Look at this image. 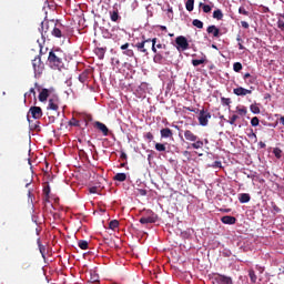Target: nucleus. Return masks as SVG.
<instances>
[{
	"label": "nucleus",
	"mask_w": 284,
	"mask_h": 284,
	"mask_svg": "<svg viewBox=\"0 0 284 284\" xmlns=\"http://www.w3.org/2000/svg\"><path fill=\"white\" fill-rule=\"evenodd\" d=\"M48 61L52 70H61L63 68V53L60 50L50 51Z\"/></svg>",
	"instance_id": "nucleus-1"
},
{
	"label": "nucleus",
	"mask_w": 284,
	"mask_h": 284,
	"mask_svg": "<svg viewBox=\"0 0 284 284\" xmlns=\"http://www.w3.org/2000/svg\"><path fill=\"white\" fill-rule=\"evenodd\" d=\"M156 41H159L158 38L153 39H145L143 38V41L135 43L134 48H136L138 52H142V54H149L148 49H145V43H152L151 50L152 52H156Z\"/></svg>",
	"instance_id": "nucleus-2"
},
{
	"label": "nucleus",
	"mask_w": 284,
	"mask_h": 284,
	"mask_svg": "<svg viewBox=\"0 0 284 284\" xmlns=\"http://www.w3.org/2000/svg\"><path fill=\"white\" fill-rule=\"evenodd\" d=\"M32 65L36 77H40V74H43V70H45V64L43 63V61H41V55H37L32 60Z\"/></svg>",
	"instance_id": "nucleus-3"
},
{
	"label": "nucleus",
	"mask_w": 284,
	"mask_h": 284,
	"mask_svg": "<svg viewBox=\"0 0 284 284\" xmlns=\"http://www.w3.org/2000/svg\"><path fill=\"white\" fill-rule=\"evenodd\" d=\"M41 32V37L43 41L50 37L49 32H52V22L50 21H42L41 22V28L39 29Z\"/></svg>",
	"instance_id": "nucleus-4"
},
{
	"label": "nucleus",
	"mask_w": 284,
	"mask_h": 284,
	"mask_svg": "<svg viewBox=\"0 0 284 284\" xmlns=\"http://www.w3.org/2000/svg\"><path fill=\"white\" fill-rule=\"evenodd\" d=\"M210 119H212V113L202 109L197 118L200 125H202L203 128L207 126Z\"/></svg>",
	"instance_id": "nucleus-5"
},
{
	"label": "nucleus",
	"mask_w": 284,
	"mask_h": 284,
	"mask_svg": "<svg viewBox=\"0 0 284 284\" xmlns=\"http://www.w3.org/2000/svg\"><path fill=\"white\" fill-rule=\"evenodd\" d=\"M148 214L149 215L142 216L140 219V223L142 225H148L150 223H156V220L159 219V216L154 212H152V211H149Z\"/></svg>",
	"instance_id": "nucleus-6"
},
{
	"label": "nucleus",
	"mask_w": 284,
	"mask_h": 284,
	"mask_svg": "<svg viewBox=\"0 0 284 284\" xmlns=\"http://www.w3.org/2000/svg\"><path fill=\"white\" fill-rule=\"evenodd\" d=\"M175 43L181 48V50H190V42H187V38L183 36H179L175 39Z\"/></svg>",
	"instance_id": "nucleus-7"
},
{
	"label": "nucleus",
	"mask_w": 284,
	"mask_h": 284,
	"mask_svg": "<svg viewBox=\"0 0 284 284\" xmlns=\"http://www.w3.org/2000/svg\"><path fill=\"white\" fill-rule=\"evenodd\" d=\"M93 128L102 132L103 136H108L110 134V129H108V126L103 122L95 121L93 123Z\"/></svg>",
	"instance_id": "nucleus-8"
},
{
	"label": "nucleus",
	"mask_w": 284,
	"mask_h": 284,
	"mask_svg": "<svg viewBox=\"0 0 284 284\" xmlns=\"http://www.w3.org/2000/svg\"><path fill=\"white\" fill-rule=\"evenodd\" d=\"M29 114H31L32 119H41V116H43V110L41 106H31Z\"/></svg>",
	"instance_id": "nucleus-9"
},
{
	"label": "nucleus",
	"mask_w": 284,
	"mask_h": 284,
	"mask_svg": "<svg viewBox=\"0 0 284 284\" xmlns=\"http://www.w3.org/2000/svg\"><path fill=\"white\" fill-rule=\"evenodd\" d=\"M154 57H153V61L154 63H163V61L165 60V57H170V51H165L164 53L159 52V50H156V52H154Z\"/></svg>",
	"instance_id": "nucleus-10"
},
{
	"label": "nucleus",
	"mask_w": 284,
	"mask_h": 284,
	"mask_svg": "<svg viewBox=\"0 0 284 284\" xmlns=\"http://www.w3.org/2000/svg\"><path fill=\"white\" fill-rule=\"evenodd\" d=\"M233 93L236 94V97H247V94H252V90L239 87L233 89Z\"/></svg>",
	"instance_id": "nucleus-11"
},
{
	"label": "nucleus",
	"mask_w": 284,
	"mask_h": 284,
	"mask_svg": "<svg viewBox=\"0 0 284 284\" xmlns=\"http://www.w3.org/2000/svg\"><path fill=\"white\" fill-rule=\"evenodd\" d=\"M105 52H108L106 47H97L94 49V54L98 57V59H100V61H103V59H105Z\"/></svg>",
	"instance_id": "nucleus-12"
},
{
	"label": "nucleus",
	"mask_w": 284,
	"mask_h": 284,
	"mask_svg": "<svg viewBox=\"0 0 284 284\" xmlns=\"http://www.w3.org/2000/svg\"><path fill=\"white\" fill-rule=\"evenodd\" d=\"M206 32L209 34H212L215 39H219V37H221V30L219 28H216V26H214V24L209 26L206 29Z\"/></svg>",
	"instance_id": "nucleus-13"
},
{
	"label": "nucleus",
	"mask_w": 284,
	"mask_h": 284,
	"mask_svg": "<svg viewBox=\"0 0 284 284\" xmlns=\"http://www.w3.org/2000/svg\"><path fill=\"white\" fill-rule=\"evenodd\" d=\"M51 34L57 39H61V37H63V32L61 31V29L57 28V24H54V22H51Z\"/></svg>",
	"instance_id": "nucleus-14"
},
{
	"label": "nucleus",
	"mask_w": 284,
	"mask_h": 284,
	"mask_svg": "<svg viewBox=\"0 0 284 284\" xmlns=\"http://www.w3.org/2000/svg\"><path fill=\"white\" fill-rule=\"evenodd\" d=\"M184 139L194 143L199 140V136H196V134H194V132H192L191 130H186L184 131Z\"/></svg>",
	"instance_id": "nucleus-15"
},
{
	"label": "nucleus",
	"mask_w": 284,
	"mask_h": 284,
	"mask_svg": "<svg viewBox=\"0 0 284 284\" xmlns=\"http://www.w3.org/2000/svg\"><path fill=\"white\" fill-rule=\"evenodd\" d=\"M221 221L224 223V225H234L236 223V217L232 215H225L221 217Z\"/></svg>",
	"instance_id": "nucleus-16"
},
{
	"label": "nucleus",
	"mask_w": 284,
	"mask_h": 284,
	"mask_svg": "<svg viewBox=\"0 0 284 284\" xmlns=\"http://www.w3.org/2000/svg\"><path fill=\"white\" fill-rule=\"evenodd\" d=\"M48 97H50V90L42 89L39 93L38 99L41 103H44V101H48Z\"/></svg>",
	"instance_id": "nucleus-17"
},
{
	"label": "nucleus",
	"mask_w": 284,
	"mask_h": 284,
	"mask_svg": "<svg viewBox=\"0 0 284 284\" xmlns=\"http://www.w3.org/2000/svg\"><path fill=\"white\" fill-rule=\"evenodd\" d=\"M160 134H161L162 139H170V138H172V135H173V133H172V131L170 130V128L162 129V130L160 131Z\"/></svg>",
	"instance_id": "nucleus-18"
},
{
	"label": "nucleus",
	"mask_w": 284,
	"mask_h": 284,
	"mask_svg": "<svg viewBox=\"0 0 284 284\" xmlns=\"http://www.w3.org/2000/svg\"><path fill=\"white\" fill-rule=\"evenodd\" d=\"M251 199L250 193H241L239 196L240 203H250Z\"/></svg>",
	"instance_id": "nucleus-19"
},
{
	"label": "nucleus",
	"mask_w": 284,
	"mask_h": 284,
	"mask_svg": "<svg viewBox=\"0 0 284 284\" xmlns=\"http://www.w3.org/2000/svg\"><path fill=\"white\" fill-rule=\"evenodd\" d=\"M90 75V71L85 70L79 75L80 83H85L88 81V77Z\"/></svg>",
	"instance_id": "nucleus-20"
},
{
	"label": "nucleus",
	"mask_w": 284,
	"mask_h": 284,
	"mask_svg": "<svg viewBox=\"0 0 284 284\" xmlns=\"http://www.w3.org/2000/svg\"><path fill=\"white\" fill-rule=\"evenodd\" d=\"M114 181H119L120 183H123V181H126L128 175L125 173H118L114 175Z\"/></svg>",
	"instance_id": "nucleus-21"
},
{
	"label": "nucleus",
	"mask_w": 284,
	"mask_h": 284,
	"mask_svg": "<svg viewBox=\"0 0 284 284\" xmlns=\"http://www.w3.org/2000/svg\"><path fill=\"white\" fill-rule=\"evenodd\" d=\"M199 8H202V10L205 14H209V12H212V7L210 4H205L203 2H200Z\"/></svg>",
	"instance_id": "nucleus-22"
},
{
	"label": "nucleus",
	"mask_w": 284,
	"mask_h": 284,
	"mask_svg": "<svg viewBox=\"0 0 284 284\" xmlns=\"http://www.w3.org/2000/svg\"><path fill=\"white\" fill-rule=\"evenodd\" d=\"M213 19H216L217 21H223V11L221 9H217L213 12Z\"/></svg>",
	"instance_id": "nucleus-23"
},
{
	"label": "nucleus",
	"mask_w": 284,
	"mask_h": 284,
	"mask_svg": "<svg viewBox=\"0 0 284 284\" xmlns=\"http://www.w3.org/2000/svg\"><path fill=\"white\" fill-rule=\"evenodd\" d=\"M78 247H80V250H88L90 247V244L85 240H80L78 242Z\"/></svg>",
	"instance_id": "nucleus-24"
},
{
	"label": "nucleus",
	"mask_w": 284,
	"mask_h": 284,
	"mask_svg": "<svg viewBox=\"0 0 284 284\" xmlns=\"http://www.w3.org/2000/svg\"><path fill=\"white\" fill-rule=\"evenodd\" d=\"M37 243L40 250V254H42V258H45V246L41 244V239H38Z\"/></svg>",
	"instance_id": "nucleus-25"
},
{
	"label": "nucleus",
	"mask_w": 284,
	"mask_h": 284,
	"mask_svg": "<svg viewBox=\"0 0 284 284\" xmlns=\"http://www.w3.org/2000/svg\"><path fill=\"white\" fill-rule=\"evenodd\" d=\"M247 136H248V139H251V141H253V143H256L258 141L256 133H254V129H250Z\"/></svg>",
	"instance_id": "nucleus-26"
},
{
	"label": "nucleus",
	"mask_w": 284,
	"mask_h": 284,
	"mask_svg": "<svg viewBox=\"0 0 284 284\" xmlns=\"http://www.w3.org/2000/svg\"><path fill=\"white\" fill-rule=\"evenodd\" d=\"M250 110L253 114H261V108H258V104H251Z\"/></svg>",
	"instance_id": "nucleus-27"
},
{
	"label": "nucleus",
	"mask_w": 284,
	"mask_h": 284,
	"mask_svg": "<svg viewBox=\"0 0 284 284\" xmlns=\"http://www.w3.org/2000/svg\"><path fill=\"white\" fill-rule=\"evenodd\" d=\"M191 146L193 148V150H201V148H203V141L196 140L191 144Z\"/></svg>",
	"instance_id": "nucleus-28"
},
{
	"label": "nucleus",
	"mask_w": 284,
	"mask_h": 284,
	"mask_svg": "<svg viewBox=\"0 0 284 284\" xmlns=\"http://www.w3.org/2000/svg\"><path fill=\"white\" fill-rule=\"evenodd\" d=\"M111 21L116 22L119 21V10H113L110 12Z\"/></svg>",
	"instance_id": "nucleus-29"
},
{
	"label": "nucleus",
	"mask_w": 284,
	"mask_h": 284,
	"mask_svg": "<svg viewBox=\"0 0 284 284\" xmlns=\"http://www.w3.org/2000/svg\"><path fill=\"white\" fill-rule=\"evenodd\" d=\"M185 8L187 12H192V10H194V0H187L185 3Z\"/></svg>",
	"instance_id": "nucleus-30"
},
{
	"label": "nucleus",
	"mask_w": 284,
	"mask_h": 284,
	"mask_svg": "<svg viewBox=\"0 0 284 284\" xmlns=\"http://www.w3.org/2000/svg\"><path fill=\"white\" fill-rule=\"evenodd\" d=\"M239 119V115L233 114L230 120L224 119V121H226V123H230V125H236V120Z\"/></svg>",
	"instance_id": "nucleus-31"
},
{
	"label": "nucleus",
	"mask_w": 284,
	"mask_h": 284,
	"mask_svg": "<svg viewBox=\"0 0 284 284\" xmlns=\"http://www.w3.org/2000/svg\"><path fill=\"white\" fill-rule=\"evenodd\" d=\"M192 24L195 27V28H199L200 30H203V21L199 20V19H194L192 21Z\"/></svg>",
	"instance_id": "nucleus-32"
},
{
	"label": "nucleus",
	"mask_w": 284,
	"mask_h": 284,
	"mask_svg": "<svg viewBox=\"0 0 284 284\" xmlns=\"http://www.w3.org/2000/svg\"><path fill=\"white\" fill-rule=\"evenodd\" d=\"M248 276L251 278V283H255L257 281V276H256V273L254 272V270H250L248 271Z\"/></svg>",
	"instance_id": "nucleus-33"
},
{
	"label": "nucleus",
	"mask_w": 284,
	"mask_h": 284,
	"mask_svg": "<svg viewBox=\"0 0 284 284\" xmlns=\"http://www.w3.org/2000/svg\"><path fill=\"white\" fill-rule=\"evenodd\" d=\"M49 110H59V104L58 103H54V100L50 99L49 100Z\"/></svg>",
	"instance_id": "nucleus-34"
},
{
	"label": "nucleus",
	"mask_w": 284,
	"mask_h": 284,
	"mask_svg": "<svg viewBox=\"0 0 284 284\" xmlns=\"http://www.w3.org/2000/svg\"><path fill=\"white\" fill-rule=\"evenodd\" d=\"M237 113L240 114V116H245L247 114V108L242 106V108H236Z\"/></svg>",
	"instance_id": "nucleus-35"
},
{
	"label": "nucleus",
	"mask_w": 284,
	"mask_h": 284,
	"mask_svg": "<svg viewBox=\"0 0 284 284\" xmlns=\"http://www.w3.org/2000/svg\"><path fill=\"white\" fill-rule=\"evenodd\" d=\"M119 227V220H113L109 223V230H116Z\"/></svg>",
	"instance_id": "nucleus-36"
},
{
	"label": "nucleus",
	"mask_w": 284,
	"mask_h": 284,
	"mask_svg": "<svg viewBox=\"0 0 284 284\" xmlns=\"http://www.w3.org/2000/svg\"><path fill=\"white\" fill-rule=\"evenodd\" d=\"M43 194L45 196V201L50 200V185L43 187Z\"/></svg>",
	"instance_id": "nucleus-37"
},
{
	"label": "nucleus",
	"mask_w": 284,
	"mask_h": 284,
	"mask_svg": "<svg viewBox=\"0 0 284 284\" xmlns=\"http://www.w3.org/2000/svg\"><path fill=\"white\" fill-rule=\"evenodd\" d=\"M203 63H205V59L192 60V65H194V68H199V65H203Z\"/></svg>",
	"instance_id": "nucleus-38"
},
{
	"label": "nucleus",
	"mask_w": 284,
	"mask_h": 284,
	"mask_svg": "<svg viewBox=\"0 0 284 284\" xmlns=\"http://www.w3.org/2000/svg\"><path fill=\"white\" fill-rule=\"evenodd\" d=\"M233 70L234 72H241V70H243V64H241V62H235L233 64Z\"/></svg>",
	"instance_id": "nucleus-39"
},
{
	"label": "nucleus",
	"mask_w": 284,
	"mask_h": 284,
	"mask_svg": "<svg viewBox=\"0 0 284 284\" xmlns=\"http://www.w3.org/2000/svg\"><path fill=\"white\" fill-rule=\"evenodd\" d=\"M155 150H156L158 152H165V150H166L165 144L155 143Z\"/></svg>",
	"instance_id": "nucleus-40"
},
{
	"label": "nucleus",
	"mask_w": 284,
	"mask_h": 284,
	"mask_svg": "<svg viewBox=\"0 0 284 284\" xmlns=\"http://www.w3.org/2000/svg\"><path fill=\"white\" fill-rule=\"evenodd\" d=\"M236 41H237L239 50H245V45H243V39L241 38V36L236 37Z\"/></svg>",
	"instance_id": "nucleus-41"
},
{
	"label": "nucleus",
	"mask_w": 284,
	"mask_h": 284,
	"mask_svg": "<svg viewBox=\"0 0 284 284\" xmlns=\"http://www.w3.org/2000/svg\"><path fill=\"white\" fill-rule=\"evenodd\" d=\"M273 154H274V156H275L276 159H281V156H282V154H283V151H282L281 149H278V148H275V149L273 150Z\"/></svg>",
	"instance_id": "nucleus-42"
},
{
	"label": "nucleus",
	"mask_w": 284,
	"mask_h": 284,
	"mask_svg": "<svg viewBox=\"0 0 284 284\" xmlns=\"http://www.w3.org/2000/svg\"><path fill=\"white\" fill-rule=\"evenodd\" d=\"M258 123H261V120H258L257 116L252 118V120H251V125H252L253 128H257Z\"/></svg>",
	"instance_id": "nucleus-43"
},
{
	"label": "nucleus",
	"mask_w": 284,
	"mask_h": 284,
	"mask_svg": "<svg viewBox=\"0 0 284 284\" xmlns=\"http://www.w3.org/2000/svg\"><path fill=\"white\" fill-rule=\"evenodd\" d=\"M246 85H254L256 83V77H251L247 80H245Z\"/></svg>",
	"instance_id": "nucleus-44"
},
{
	"label": "nucleus",
	"mask_w": 284,
	"mask_h": 284,
	"mask_svg": "<svg viewBox=\"0 0 284 284\" xmlns=\"http://www.w3.org/2000/svg\"><path fill=\"white\" fill-rule=\"evenodd\" d=\"M222 105H230L232 100L230 98H221Z\"/></svg>",
	"instance_id": "nucleus-45"
},
{
	"label": "nucleus",
	"mask_w": 284,
	"mask_h": 284,
	"mask_svg": "<svg viewBox=\"0 0 284 284\" xmlns=\"http://www.w3.org/2000/svg\"><path fill=\"white\" fill-rule=\"evenodd\" d=\"M69 124L73 125V128H79L80 122H79V120L73 118V119L70 120Z\"/></svg>",
	"instance_id": "nucleus-46"
},
{
	"label": "nucleus",
	"mask_w": 284,
	"mask_h": 284,
	"mask_svg": "<svg viewBox=\"0 0 284 284\" xmlns=\"http://www.w3.org/2000/svg\"><path fill=\"white\" fill-rule=\"evenodd\" d=\"M239 13L244 14V17H250V12L245 10L243 7L239 8Z\"/></svg>",
	"instance_id": "nucleus-47"
},
{
	"label": "nucleus",
	"mask_w": 284,
	"mask_h": 284,
	"mask_svg": "<svg viewBox=\"0 0 284 284\" xmlns=\"http://www.w3.org/2000/svg\"><path fill=\"white\" fill-rule=\"evenodd\" d=\"M123 54H125V57H134V50L126 49L125 51H123Z\"/></svg>",
	"instance_id": "nucleus-48"
},
{
	"label": "nucleus",
	"mask_w": 284,
	"mask_h": 284,
	"mask_svg": "<svg viewBox=\"0 0 284 284\" xmlns=\"http://www.w3.org/2000/svg\"><path fill=\"white\" fill-rule=\"evenodd\" d=\"M144 138L148 140V141H153L154 140V134H152V132H148Z\"/></svg>",
	"instance_id": "nucleus-49"
},
{
	"label": "nucleus",
	"mask_w": 284,
	"mask_h": 284,
	"mask_svg": "<svg viewBox=\"0 0 284 284\" xmlns=\"http://www.w3.org/2000/svg\"><path fill=\"white\" fill-rule=\"evenodd\" d=\"M156 48H158V50H168V45L166 44H162V43L155 44V49Z\"/></svg>",
	"instance_id": "nucleus-50"
},
{
	"label": "nucleus",
	"mask_w": 284,
	"mask_h": 284,
	"mask_svg": "<svg viewBox=\"0 0 284 284\" xmlns=\"http://www.w3.org/2000/svg\"><path fill=\"white\" fill-rule=\"evenodd\" d=\"M28 94H33V97H37V91H34V88H31L28 93H24V99L28 97Z\"/></svg>",
	"instance_id": "nucleus-51"
},
{
	"label": "nucleus",
	"mask_w": 284,
	"mask_h": 284,
	"mask_svg": "<svg viewBox=\"0 0 284 284\" xmlns=\"http://www.w3.org/2000/svg\"><path fill=\"white\" fill-rule=\"evenodd\" d=\"M277 28H280V30H284V21L283 20H278L277 21Z\"/></svg>",
	"instance_id": "nucleus-52"
},
{
	"label": "nucleus",
	"mask_w": 284,
	"mask_h": 284,
	"mask_svg": "<svg viewBox=\"0 0 284 284\" xmlns=\"http://www.w3.org/2000/svg\"><path fill=\"white\" fill-rule=\"evenodd\" d=\"M241 26L242 28H244V30H247L250 28V23H247V21H241Z\"/></svg>",
	"instance_id": "nucleus-53"
},
{
	"label": "nucleus",
	"mask_w": 284,
	"mask_h": 284,
	"mask_svg": "<svg viewBox=\"0 0 284 284\" xmlns=\"http://www.w3.org/2000/svg\"><path fill=\"white\" fill-rule=\"evenodd\" d=\"M130 48V43H124L120 47V50H123V52H125V50H128Z\"/></svg>",
	"instance_id": "nucleus-54"
},
{
	"label": "nucleus",
	"mask_w": 284,
	"mask_h": 284,
	"mask_svg": "<svg viewBox=\"0 0 284 284\" xmlns=\"http://www.w3.org/2000/svg\"><path fill=\"white\" fill-rule=\"evenodd\" d=\"M120 159H122V161H128V154H125V152H121Z\"/></svg>",
	"instance_id": "nucleus-55"
},
{
	"label": "nucleus",
	"mask_w": 284,
	"mask_h": 284,
	"mask_svg": "<svg viewBox=\"0 0 284 284\" xmlns=\"http://www.w3.org/2000/svg\"><path fill=\"white\" fill-rule=\"evenodd\" d=\"M251 77H253V75L250 74V73H245L244 77H243V79H244V81H247Z\"/></svg>",
	"instance_id": "nucleus-56"
},
{
	"label": "nucleus",
	"mask_w": 284,
	"mask_h": 284,
	"mask_svg": "<svg viewBox=\"0 0 284 284\" xmlns=\"http://www.w3.org/2000/svg\"><path fill=\"white\" fill-rule=\"evenodd\" d=\"M258 145L262 150L266 148L265 142H260Z\"/></svg>",
	"instance_id": "nucleus-57"
},
{
	"label": "nucleus",
	"mask_w": 284,
	"mask_h": 284,
	"mask_svg": "<svg viewBox=\"0 0 284 284\" xmlns=\"http://www.w3.org/2000/svg\"><path fill=\"white\" fill-rule=\"evenodd\" d=\"M90 193H91V194H97V187H91V189H90Z\"/></svg>",
	"instance_id": "nucleus-58"
},
{
	"label": "nucleus",
	"mask_w": 284,
	"mask_h": 284,
	"mask_svg": "<svg viewBox=\"0 0 284 284\" xmlns=\"http://www.w3.org/2000/svg\"><path fill=\"white\" fill-rule=\"evenodd\" d=\"M140 194H142V196H145V194H148V192L145 190H141Z\"/></svg>",
	"instance_id": "nucleus-59"
},
{
	"label": "nucleus",
	"mask_w": 284,
	"mask_h": 284,
	"mask_svg": "<svg viewBox=\"0 0 284 284\" xmlns=\"http://www.w3.org/2000/svg\"><path fill=\"white\" fill-rule=\"evenodd\" d=\"M263 12H270V8L263 7Z\"/></svg>",
	"instance_id": "nucleus-60"
},
{
	"label": "nucleus",
	"mask_w": 284,
	"mask_h": 284,
	"mask_svg": "<svg viewBox=\"0 0 284 284\" xmlns=\"http://www.w3.org/2000/svg\"><path fill=\"white\" fill-rule=\"evenodd\" d=\"M168 12H174V10L172 9V7L168 6Z\"/></svg>",
	"instance_id": "nucleus-61"
},
{
	"label": "nucleus",
	"mask_w": 284,
	"mask_h": 284,
	"mask_svg": "<svg viewBox=\"0 0 284 284\" xmlns=\"http://www.w3.org/2000/svg\"><path fill=\"white\" fill-rule=\"evenodd\" d=\"M161 30L165 31V30H168V27L162 26V27H161Z\"/></svg>",
	"instance_id": "nucleus-62"
},
{
	"label": "nucleus",
	"mask_w": 284,
	"mask_h": 284,
	"mask_svg": "<svg viewBox=\"0 0 284 284\" xmlns=\"http://www.w3.org/2000/svg\"><path fill=\"white\" fill-rule=\"evenodd\" d=\"M125 165H126V163L123 162V163L120 164V168H125Z\"/></svg>",
	"instance_id": "nucleus-63"
},
{
	"label": "nucleus",
	"mask_w": 284,
	"mask_h": 284,
	"mask_svg": "<svg viewBox=\"0 0 284 284\" xmlns=\"http://www.w3.org/2000/svg\"><path fill=\"white\" fill-rule=\"evenodd\" d=\"M216 166L219 168V165H221V162H215Z\"/></svg>",
	"instance_id": "nucleus-64"
}]
</instances>
